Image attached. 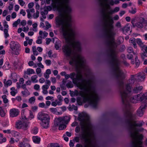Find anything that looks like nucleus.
<instances>
[{"label":"nucleus","instance_id":"obj_1","mask_svg":"<svg viewBox=\"0 0 147 147\" xmlns=\"http://www.w3.org/2000/svg\"><path fill=\"white\" fill-rule=\"evenodd\" d=\"M75 36L74 34L63 37L66 44L63 46V52L66 57L69 58L70 64L75 66L77 70L76 74L72 72L70 74H66L65 78L66 80L70 78L74 84L80 90H83L79 92L80 95L83 98V101L88 102L94 108H96L99 97L95 88L92 87V80H87L83 78L80 69L85 67V61L83 56L77 53L81 50L80 42L78 41L72 42Z\"/></svg>","mask_w":147,"mask_h":147},{"label":"nucleus","instance_id":"obj_2","mask_svg":"<svg viewBox=\"0 0 147 147\" xmlns=\"http://www.w3.org/2000/svg\"><path fill=\"white\" fill-rule=\"evenodd\" d=\"M99 1L101 7L106 8L102 10L101 13L103 20L102 30L106 45L108 49L117 47V44L115 41L116 33L114 30V21L112 15L118 11L119 8L116 7L113 10L111 9L110 5H114L113 0H99Z\"/></svg>","mask_w":147,"mask_h":147},{"label":"nucleus","instance_id":"obj_3","mask_svg":"<svg viewBox=\"0 0 147 147\" xmlns=\"http://www.w3.org/2000/svg\"><path fill=\"white\" fill-rule=\"evenodd\" d=\"M51 0H46L49 4ZM53 7L56 8L60 13V16L56 19L57 27L60 26L59 31L63 37L75 34V32L70 28L71 22V16L70 14L72 9L69 4V0H51Z\"/></svg>","mask_w":147,"mask_h":147},{"label":"nucleus","instance_id":"obj_4","mask_svg":"<svg viewBox=\"0 0 147 147\" xmlns=\"http://www.w3.org/2000/svg\"><path fill=\"white\" fill-rule=\"evenodd\" d=\"M108 57L109 59V63L111 65L114 74L118 82L119 88L121 96L124 102L125 95L129 96L131 94L130 85L136 81L134 75H131L129 82L124 84L123 80L125 76L123 71L120 69V62L117 58L118 51L117 47L108 49L107 51Z\"/></svg>","mask_w":147,"mask_h":147},{"label":"nucleus","instance_id":"obj_5","mask_svg":"<svg viewBox=\"0 0 147 147\" xmlns=\"http://www.w3.org/2000/svg\"><path fill=\"white\" fill-rule=\"evenodd\" d=\"M128 113L125 114L127 118L126 123L127 125L128 129L130 136L132 139L131 143V147H137L139 146V142H142L143 138V136L142 134L138 135L139 132L142 131L144 129L142 128H139L137 127H140L144 124L143 121H139L137 123L136 121H134V116L131 112L128 111Z\"/></svg>","mask_w":147,"mask_h":147},{"label":"nucleus","instance_id":"obj_6","mask_svg":"<svg viewBox=\"0 0 147 147\" xmlns=\"http://www.w3.org/2000/svg\"><path fill=\"white\" fill-rule=\"evenodd\" d=\"M131 94L129 96L125 95V98L124 100V102L123 101L122 98L121 97L123 104V110L125 114L128 113V111L131 112L130 111L131 109L130 102L133 103H136L139 101V99H138V94L133 96H131Z\"/></svg>","mask_w":147,"mask_h":147},{"label":"nucleus","instance_id":"obj_7","mask_svg":"<svg viewBox=\"0 0 147 147\" xmlns=\"http://www.w3.org/2000/svg\"><path fill=\"white\" fill-rule=\"evenodd\" d=\"M70 119V118L67 116L59 117L55 119V124L59 126V130H62L66 128V125L69 122Z\"/></svg>","mask_w":147,"mask_h":147},{"label":"nucleus","instance_id":"obj_8","mask_svg":"<svg viewBox=\"0 0 147 147\" xmlns=\"http://www.w3.org/2000/svg\"><path fill=\"white\" fill-rule=\"evenodd\" d=\"M37 118L41 121V124L44 128L47 129L49 127L50 117L48 115L40 113H39Z\"/></svg>","mask_w":147,"mask_h":147},{"label":"nucleus","instance_id":"obj_9","mask_svg":"<svg viewBox=\"0 0 147 147\" xmlns=\"http://www.w3.org/2000/svg\"><path fill=\"white\" fill-rule=\"evenodd\" d=\"M28 124L29 123H26L23 120L18 121L16 123V127L18 129H22L26 130L28 129Z\"/></svg>","mask_w":147,"mask_h":147},{"label":"nucleus","instance_id":"obj_10","mask_svg":"<svg viewBox=\"0 0 147 147\" xmlns=\"http://www.w3.org/2000/svg\"><path fill=\"white\" fill-rule=\"evenodd\" d=\"M147 107V102L142 103L141 105L137 111V115L140 117H142L144 113L143 109Z\"/></svg>","mask_w":147,"mask_h":147},{"label":"nucleus","instance_id":"obj_11","mask_svg":"<svg viewBox=\"0 0 147 147\" xmlns=\"http://www.w3.org/2000/svg\"><path fill=\"white\" fill-rule=\"evenodd\" d=\"M134 76L135 80L138 82L144 81L145 78V74L144 73H139Z\"/></svg>","mask_w":147,"mask_h":147},{"label":"nucleus","instance_id":"obj_12","mask_svg":"<svg viewBox=\"0 0 147 147\" xmlns=\"http://www.w3.org/2000/svg\"><path fill=\"white\" fill-rule=\"evenodd\" d=\"M10 47L12 51L14 50L18 49L20 47V45L17 42H15L14 41H11L10 43Z\"/></svg>","mask_w":147,"mask_h":147},{"label":"nucleus","instance_id":"obj_13","mask_svg":"<svg viewBox=\"0 0 147 147\" xmlns=\"http://www.w3.org/2000/svg\"><path fill=\"white\" fill-rule=\"evenodd\" d=\"M144 18H140L138 22L135 24V26L139 28H142L143 27L144 24Z\"/></svg>","mask_w":147,"mask_h":147},{"label":"nucleus","instance_id":"obj_14","mask_svg":"<svg viewBox=\"0 0 147 147\" xmlns=\"http://www.w3.org/2000/svg\"><path fill=\"white\" fill-rule=\"evenodd\" d=\"M138 99L139 101H142L143 102V103H145L146 100L147 99V93H146L144 94H138Z\"/></svg>","mask_w":147,"mask_h":147},{"label":"nucleus","instance_id":"obj_15","mask_svg":"<svg viewBox=\"0 0 147 147\" xmlns=\"http://www.w3.org/2000/svg\"><path fill=\"white\" fill-rule=\"evenodd\" d=\"M19 113V111L18 109H11L10 111V117H14L18 116Z\"/></svg>","mask_w":147,"mask_h":147},{"label":"nucleus","instance_id":"obj_16","mask_svg":"<svg viewBox=\"0 0 147 147\" xmlns=\"http://www.w3.org/2000/svg\"><path fill=\"white\" fill-rule=\"evenodd\" d=\"M142 88L143 87L142 86H140L138 84H136V86L133 89V92L135 93H137L140 92Z\"/></svg>","mask_w":147,"mask_h":147},{"label":"nucleus","instance_id":"obj_17","mask_svg":"<svg viewBox=\"0 0 147 147\" xmlns=\"http://www.w3.org/2000/svg\"><path fill=\"white\" fill-rule=\"evenodd\" d=\"M136 42L142 48V49H145V47H147L144 45L143 43L142 42L140 38H137L136 39Z\"/></svg>","mask_w":147,"mask_h":147},{"label":"nucleus","instance_id":"obj_18","mask_svg":"<svg viewBox=\"0 0 147 147\" xmlns=\"http://www.w3.org/2000/svg\"><path fill=\"white\" fill-rule=\"evenodd\" d=\"M129 42L130 43H132L134 46V47L136 49L137 48V45L136 42V39L134 38H130L129 40Z\"/></svg>","mask_w":147,"mask_h":147},{"label":"nucleus","instance_id":"obj_19","mask_svg":"<svg viewBox=\"0 0 147 147\" xmlns=\"http://www.w3.org/2000/svg\"><path fill=\"white\" fill-rule=\"evenodd\" d=\"M144 49V51L140 54L141 57L143 59H144L145 58L147 57V47H145V49Z\"/></svg>","mask_w":147,"mask_h":147},{"label":"nucleus","instance_id":"obj_20","mask_svg":"<svg viewBox=\"0 0 147 147\" xmlns=\"http://www.w3.org/2000/svg\"><path fill=\"white\" fill-rule=\"evenodd\" d=\"M130 30V27L128 25L125 26L122 29V31L125 34L127 33Z\"/></svg>","mask_w":147,"mask_h":147},{"label":"nucleus","instance_id":"obj_21","mask_svg":"<svg viewBox=\"0 0 147 147\" xmlns=\"http://www.w3.org/2000/svg\"><path fill=\"white\" fill-rule=\"evenodd\" d=\"M33 142L36 144H39L40 141V138L37 136H33L32 137Z\"/></svg>","mask_w":147,"mask_h":147},{"label":"nucleus","instance_id":"obj_22","mask_svg":"<svg viewBox=\"0 0 147 147\" xmlns=\"http://www.w3.org/2000/svg\"><path fill=\"white\" fill-rule=\"evenodd\" d=\"M3 82L4 83L5 86H6L7 87L8 86L11 85L12 83V82L10 80H8L6 81V79H5L4 80Z\"/></svg>","mask_w":147,"mask_h":147},{"label":"nucleus","instance_id":"obj_23","mask_svg":"<svg viewBox=\"0 0 147 147\" xmlns=\"http://www.w3.org/2000/svg\"><path fill=\"white\" fill-rule=\"evenodd\" d=\"M21 93L23 96H26L30 94V93L27 89H24V90L22 91Z\"/></svg>","mask_w":147,"mask_h":147},{"label":"nucleus","instance_id":"obj_24","mask_svg":"<svg viewBox=\"0 0 147 147\" xmlns=\"http://www.w3.org/2000/svg\"><path fill=\"white\" fill-rule=\"evenodd\" d=\"M35 72L33 69H28L25 72V73L28 75H30L32 74H35Z\"/></svg>","mask_w":147,"mask_h":147},{"label":"nucleus","instance_id":"obj_25","mask_svg":"<svg viewBox=\"0 0 147 147\" xmlns=\"http://www.w3.org/2000/svg\"><path fill=\"white\" fill-rule=\"evenodd\" d=\"M19 147H30L28 143L24 142H21L19 145Z\"/></svg>","mask_w":147,"mask_h":147},{"label":"nucleus","instance_id":"obj_26","mask_svg":"<svg viewBox=\"0 0 147 147\" xmlns=\"http://www.w3.org/2000/svg\"><path fill=\"white\" fill-rule=\"evenodd\" d=\"M37 77V76L36 75L32 76L31 78L32 81L33 82H38V80H36Z\"/></svg>","mask_w":147,"mask_h":147},{"label":"nucleus","instance_id":"obj_27","mask_svg":"<svg viewBox=\"0 0 147 147\" xmlns=\"http://www.w3.org/2000/svg\"><path fill=\"white\" fill-rule=\"evenodd\" d=\"M5 113L4 110L0 107V115L2 117H4L5 116Z\"/></svg>","mask_w":147,"mask_h":147},{"label":"nucleus","instance_id":"obj_28","mask_svg":"<svg viewBox=\"0 0 147 147\" xmlns=\"http://www.w3.org/2000/svg\"><path fill=\"white\" fill-rule=\"evenodd\" d=\"M50 110L51 112L54 114H57V113L58 114H59V112H57V108H50Z\"/></svg>","mask_w":147,"mask_h":147},{"label":"nucleus","instance_id":"obj_29","mask_svg":"<svg viewBox=\"0 0 147 147\" xmlns=\"http://www.w3.org/2000/svg\"><path fill=\"white\" fill-rule=\"evenodd\" d=\"M6 141V138L3 137V135L2 134H0V143H2L3 142H5Z\"/></svg>","mask_w":147,"mask_h":147},{"label":"nucleus","instance_id":"obj_30","mask_svg":"<svg viewBox=\"0 0 147 147\" xmlns=\"http://www.w3.org/2000/svg\"><path fill=\"white\" fill-rule=\"evenodd\" d=\"M35 99L34 96L32 97L29 99V102L31 104H33L35 101Z\"/></svg>","mask_w":147,"mask_h":147},{"label":"nucleus","instance_id":"obj_31","mask_svg":"<svg viewBox=\"0 0 147 147\" xmlns=\"http://www.w3.org/2000/svg\"><path fill=\"white\" fill-rule=\"evenodd\" d=\"M21 20L20 19H18L16 21L13 22V26L14 27H16L17 26L18 24L20 22Z\"/></svg>","mask_w":147,"mask_h":147},{"label":"nucleus","instance_id":"obj_32","mask_svg":"<svg viewBox=\"0 0 147 147\" xmlns=\"http://www.w3.org/2000/svg\"><path fill=\"white\" fill-rule=\"evenodd\" d=\"M2 98L3 99V102L5 103H6L8 102V100L7 98V96L6 95L2 96Z\"/></svg>","mask_w":147,"mask_h":147},{"label":"nucleus","instance_id":"obj_33","mask_svg":"<svg viewBox=\"0 0 147 147\" xmlns=\"http://www.w3.org/2000/svg\"><path fill=\"white\" fill-rule=\"evenodd\" d=\"M4 32L5 35V38H7L9 36V35L8 33V30L6 29H5L4 30Z\"/></svg>","mask_w":147,"mask_h":147},{"label":"nucleus","instance_id":"obj_34","mask_svg":"<svg viewBox=\"0 0 147 147\" xmlns=\"http://www.w3.org/2000/svg\"><path fill=\"white\" fill-rule=\"evenodd\" d=\"M39 16V12L38 10H36V13H34L33 14V16L34 18H38Z\"/></svg>","mask_w":147,"mask_h":147},{"label":"nucleus","instance_id":"obj_35","mask_svg":"<svg viewBox=\"0 0 147 147\" xmlns=\"http://www.w3.org/2000/svg\"><path fill=\"white\" fill-rule=\"evenodd\" d=\"M32 133L34 134H36L38 133V128L37 127H34L33 129Z\"/></svg>","mask_w":147,"mask_h":147},{"label":"nucleus","instance_id":"obj_36","mask_svg":"<svg viewBox=\"0 0 147 147\" xmlns=\"http://www.w3.org/2000/svg\"><path fill=\"white\" fill-rule=\"evenodd\" d=\"M34 117V116L32 112L31 111H30V115L28 117V119L31 120Z\"/></svg>","mask_w":147,"mask_h":147},{"label":"nucleus","instance_id":"obj_37","mask_svg":"<svg viewBox=\"0 0 147 147\" xmlns=\"http://www.w3.org/2000/svg\"><path fill=\"white\" fill-rule=\"evenodd\" d=\"M129 12L131 14H134L136 12V9L135 8L134 9L132 7L131 10L129 11Z\"/></svg>","mask_w":147,"mask_h":147},{"label":"nucleus","instance_id":"obj_38","mask_svg":"<svg viewBox=\"0 0 147 147\" xmlns=\"http://www.w3.org/2000/svg\"><path fill=\"white\" fill-rule=\"evenodd\" d=\"M127 51L129 53H132L134 54H135V53L134 52L133 48L131 47H129L127 49Z\"/></svg>","mask_w":147,"mask_h":147},{"label":"nucleus","instance_id":"obj_39","mask_svg":"<svg viewBox=\"0 0 147 147\" xmlns=\"http://www.w3.org/2000/svg\"><path fill=\"white\" fill-rule=\"evenodd\" d=\"M15 141L16 142H17V141L15 140L14 138H10L9 142L11 144H13L14 143Z\"/></svg>","mask_w":147,"mask_h":147},{"label":"nucleus","instance_id":"obj_40","mask_svg":"<svg viewBox=\"0 0 147 147\" xmlns=\"http://www.w3.org/2000/svg\"><path fill=\"white\" fill-rule=\"evenodd\" d=\"M77 101L79 105H81L82 104V102L80 98H78L77 99Z\"/></svg>","mask_w":147,"mask_h":147},{"label":"nucleus","instance_id":"obj_41","mask_svg":"<svg viewBox=\"0 0 147 147\" xmlns=\"http://www.w3.org/2000/svg\"><path fill=\"white\" fill-rule=\"evenodd\" d=\"M45 63L47 65H49L51 64V61L50 60H46L45 61Z\"/></svg>","mask_w":147,"mask_h":147},{"label":"nucleus","instance_id":"obj_42","mask_svg":"<svg viewBox=\"0 0 147 147\" xmlns=\"http://www.w3.org/2000/svg\"><path fill=\"white\" fill-rule=\"evenodd\" d=\"M29 28L28 26H27L26 27H24L23 29V31L25 32H27Z\"/></svg>","mask_w":147,"mask_h":147},{"label":"nucleus","instance_id":"obj_43","mask_svg":"<svg viewBox=\"0 0 147 147\" xmlns=\"http://www.w3.org/2000/svg\"><path fill=\"white\" fill-rule=\"evenodd\" d=\"M34 88L35 90H38L40 88V86L38 84H35L34 86Z\"/></svg>","mask_w":147,"mask_h":147},{"label":"nucleus","instance_id":"obj_44","mask_svg":"<svg viewBox=\"0 0 147 147\" xmlns=\"http://www.w3.org/2000/svg\"><path fill=\"white\" fill-rule=\"evenodd\" d=\"M136 21V19L135 18H133L131 19V23L133 25V26L134 27L135 26V22Z\"/></svg>","mask_w":147,"mask_h":147},{"label":"nucleus","instance_id":"obj_45","mask_svg":"<svg viewBox=\"0 0 147 147\" xmlns=\"http://www.w3.org/2000/svg\"><path fill=\"white\" fill-rule=\"evenodd\" d=\"M23 26H25L26 25V22L25 20H22L20 23Z\"/></svg>","mask_w":147,"mask_h":147},{"label":"nucleus","instance_id":"obj_46","mask_svg":"<svg viewBox=\"0 0 147 147\" xmlns=\"http://www.w3.org/2000/svg\"><path fill=\"white\" fill-rule=\"evenodd\" d=\"M34 5V3H33V2L30 3L28 4V7L30 9Z\"/></svg>","mask_w":147,"mask_h":147},{"label":"nucleus","instance_id":"obj_47","mask_svg":"<svg viewBox=\"0 0 147 147\" xmlns=\"http://www.w3.org/2000/svg\"><path fill=\"white\" fill-rule=\"evenodd\" d=\"M119 19V16L118 15H116L114 16L113 17V20H117Z\"/></svg>","mask_w":147,"mask_h":147},{"label":"nucleus","instance_id":"obj_48","mask_svg":"<svg viewBox=\"0 0 147 147\" xmlns=\"http://www.w3.org/2000/svg\"><path fill=\"white\" fill-rule=\"evenodd\" d=\"M19 2L20 5L22 6H23L25 3L23 0H19Z\"/></svg>","mask_w":147,"mask_h":147},{"label":"nucleus","instance_id":"obj_49","mask_svg":"<svg viewBox=\"0 0 147 147\" xmlns=\"http://www.w3.org/2000/svg\"><path fill=\"white\" fill-rule=\"evenodd\" d=\"M26 11L28 13V18H30L31 17V15L30 12H29V9H27L26 10Z\"/></svg>","mask_w":147,"mask_h":147},{"label":"nucleus","instance_id":"obj_50","mask_svg":"<svg viewBox=\"0 0 147 147\" xmlns=\"http://www.w3.org/2000/svg\"><path fill=\"white\" fill-rule=\"evenodd\" d=\"M115 26L118 28H120L121 27V24L120 22H118L116 23L115 24Z\"/></svg>","mask_w":147,"mask_h":147},{"label":"nucleus","instance_id":"obj_51","mask_svg":"<svg viewBox=\"0 0 147 147\" xmlns=\"http://www.w3.org/2000/svg\"><path fill=\"white\" fill-rule=\"evenodd\" d=\"M46 25L47 29H48L51 27V25L48 22H46Z\"/></svg>","mask_w":147,"mask_h":147},{"label":"nucleus","instance_id":"obj_52","mask_svg":"<svg viewBox=\"0 0 147 147\" xmlns=\"http://www.w3.org/2000/svg\"><path fill=\"white\" fill-rule=\"evenodd\" d=\"M66 86L68 88H72L73 87V85L71 83H68L67 84H66Z\"/></svg>","mask_w":147,"mask_h":147},{"label":"nucleus","instance_id":"obj_53","mask_svg":"<svg viewBox=\"0 0 147 147\" xmlns=\"http://www.w3.org/2000/svg\"><path fill=\"white\" fill-rule=\"evenodd\" d=\"M57 98L60 101H62L63 97L61 95H59L57 96Z\"/></svg>","mask_w":147,"mask_h":147},{"label":"nucleus","instance_id":"obj_54","mask_svg":"<svg viewBox=\"0 0 147 147\" xmlns=\"http://www.w3.org/2000/svg\"><path fill=\"white\" fill-rule=\"evenodd\" d=\"M41 70L40 68H38L36 69V73L38 74H39L41 72Z\"/></svg>","mask_w":147,"mask_h":147},{"label":"nucleus","instance_id":"obj_55","mask_svg":"<svg viewBox=\"0 0 147 147\" xmlns=\"http://www.w3.org/2000/svg\"><path fill=\"white\" fill-rule=\"evenodd\" d=\"M49 88V86L47 85H43L42 86V89L47 90Z\"/></svg>","mask_w":147,"mask_h":147},{"label":"nucleus","instance_id":"obj_56","mask_svg":"<svg viewBox=\"0 0 147 147\" xmlns=\"http://www.w3.org/2000/svg\"><path fill=\"white\" fill-rule=\"evenodd\" d=\"M46 44L47 45H48L50 43V42L51 41V39H50L49 38H47L46 39Z\"/></svg>","mask_w":147,"mask_h":147},{"label":"nucleus","instance_id":"obj_57","mask_svg":"<svg viewBox=\"0 0 147 147\" xmlns=\"http://www.w3.org/2000/svg\"><path fill=\"white\" fill-rule=\"evenodd\" d=\"M11 18H15L16 16V13L15 12H13L11 14Z\"/></svg>","mask_w":147,"mask_h":147},{"label":"nucleus","instance_id":"obj_58","mask_svg":"<svg viewBox=\"0 0 147 147\" xmlns=\"http://www.w3.org/2000/svg\"><path fill=\"white\" fill-rule=\"evenodd\" d=\"M45 105V104L44 102L40 103L39 104V106L42 108L44 107Z\"/></svg>","mask_w":147,"mask_h":147},{"label":"nucleus","instance_id":"obj_59","mask_svg":"<svg viewBox=\"0 0 147 147\" xmlns=\"http://www.w3.org/2000/svg\"><path fill=\"white\" fill-rule=\"evenodd\" d=\"M37 65L38 67L42 68H44V66L42 65V63L40 62L37 64Z\"/></svg>","mask_w":147,"mask_h":147},{"label":"nucleus","instance_id":"obj_60","mask_svg":"<svg viewBox=\"0 0 147 147\" xmlns=\"http://www.w3.org/2000/svg\"><path fill=\"white\" fill-rule=\"evenodd\" d=\"M20 14H22V15L23 16H24L26 15V13L24 10L22 9V10H21L20 11Z\"/></svg>","mask_w":147,"mask_h":147},{"label":"nucleus","instance_id":"obj_61","mask_svg":"<svg viewBox=\"0 0 147 147\" xmlns=\"http://www.w3.org/2000/svg\"><path fill=\"white\" fill-rule=\"evenodd\" d=\"M36 43L38 44H41L42 43V39H37L36 41Z\"/></svg>","mask_w":147,"mask_h":147},{"label":"nucleus","instance_id":"obj_62","mask_svg":"<svg viewBox=\"0 0 147 147\" xmlns=\"http://www.w3.org/2000/svg\"><path fill=\"white\" fill-rule=\"evenodd\" d=\"M51 81L52 82L55 83L56 82V80L55 77L51 78Z\"/></svg>","mask_w":147,"mask_h":147},{"label":"nucleus","instance_id":"obj_63","mask_svg":"<svg viewBox=\"0 0 147 147\" xmlns=\"http://www.w3.org/2000/svg\"><path fill=\"white\" fill-rule=\"evenodd\" d=\"M45 81V80L44 78H41L39 80V82L41 83H43Z\"/></svg>","mask_w":147,"mask_h":147},{"label":"nucleus","instance_id":"obj_64","mask_svg":"<svg viewBox=\"0 0 147 147\" xmlns=\"http://www.w3.org/2000/svg\"><path fill=\"white\" fill-rule=\"evenodd\" d=\"M51 83V81L49 80H46L45 83L49 86L50 85Z\"/></svg>","mask_w":147,"mask_h":147}]
</instances>
